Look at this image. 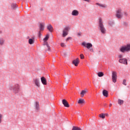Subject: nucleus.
I'll return each instance as SVG.
<instances>
[{
  "instance_id": "1a4fd4ad",
  "label": "nucleus",
  "mask_w": 130,
  "mask_h": 130,
  "mask_svg": "<svg viewBox=\"0 0 130 130\" xmlns=\"http://www.w3.org/2000/svg\"><path fill=\"white\" fill-rule=\"evenodd\" d=\"M73 63L75 67H78V64L80 63V60L78 58H77L76 59L73 60Z\"/></svg>"
},
{
  "instance_id": "7ed1b4c3",
  "label": "nucleus",
  "mask_w": 130,
  "mask_h": 130,
  "mask_svg": "<svg viewBox=\"0 0 130 130\" xmlns=\"http://www.w3.org/2000/svg\"><path fill=\"white\" fill-rule=\"evenodd\" d=\"M82 45L84 46L85 47H86L87 49H89L90 51L91 52H94V49H93V45L90 43H86V42H84L82 43Z\"/></svg>"
},
{
  "instance_id": "ea45409f",
  "label": "nucleus",
  "mask_w": 130,
  "mask_h": 130,
  "mask_svg": "<svg viewBox=\"0 0 130 130\" xmlns=\"http://www.w3.org/2000/svg\"><path fill=\"white\" fill-rule=\"evenodd\" d=\"M39 37H41V33L40 32V31H39Z\"/></svg>"
},
{
  "instance_id": "4468645a",
  "label": "nucleus",
  "mask_w": 130,
  "mask_h": 130,
  "mask_svg": "<svg viewBox=\"0 0 130 130\" xmlns=\"http://www.w3.org/2000/svg\"><path fill=\"white\" fill-rule=\"evenodd\" d=\"M72 16H78L79 15V11L78 10H74L72 12Z\"/></svg>"
},
{
  "instance_id": "20e7f679",
  "label": "nucleus",
  "mask_w": 130,
  "mask_h": 130,
  "mask_svg": "<svg viewBox=\"0 0 130 130\" xmlns=\"http://www.w3.org/2000/svg\"><path fill=\"white\" fill-rule=\"evenodd\" d=\"M122 10L121 9H118L116 11V17L117 19H120L122 18Z\"/></svg>"
},
{
  "instance_id": "e433bc0d",
  "label": "nucleus",
  "mask_w": 130,
  "mask_h": 130,
  "mask_svg": "<svg viewBox=\"0 0 130 130\" xmlns=\"http://www.w3.org/2000/svg\"><path fill=\"white\" fill-rule=\"evenodd\" d=\"M118 57L119 58H122V55H119Z\"/></svg>"
},
{
  "instance_id": "39448f33",
  "label": "nucleus",
  "mask_w": 130,
  "mask_h": 130,
  "mask_svg": "<svg viewBox=\"0 0 130 130\" xmlns=\"http://www.w3.org/2000/svg\"><path fill=\"white\" fill-rule=\"evenodd\" d=\"M21 90L20 89V85L17 84L13 87V93L15 94H18Z\"/></svg>"
},
{
  "instance_id": "49530a36",
  "label": "nucleus",
  "mask_w": 130,
  "mask_h": 130,
  "mask_svg": "<svg viewBox=\"0 0 130 130\" xmlns=\"http://www.w3.org/2000/svg\"><path fill=\"white\" fill-rule=\"evenodd\" d=\"M112 104H110V107H111V106H112Z\"/></svg>"
},
{
  "instance_id": "f257e3e1",
  "label": "nucleus",
  "mask_w": 130,
  "mask_h": 130,
  "mask_svg": "<svg viewBox=\"0 0 130 130\" xmlns=\"http://www.w3.org/2000/svg\"><path fill=\"white\" fill-rule=\"evenodd\" d=\"M99 29L100 31H101L102 34H105L106 33V29H105V27H104V24H103V20H102V18L99 19Z\"/></svg>"
},
{
  "instance_id": "b1692460",
  "label": "nucleus",
  "mask_w": 130,
  "mask_h": 130,
  "mask_svg": "<svg viewBox=\"0 0 130 130\" xmlns=\"http://www.w3.org/2000/svg\"><path fill=\"white\" fill-rule=\"evenodd\" d=\"M72 130H82V129L78 126H73Z\"/></svg>"
},
{
  "instance_id": "412c9836",
  "label": "nucleus",
  "mask_w": 130,
  "mask_h": 130,
  "mask_svg": "<svg viewBox=\"0 0 130 130\" xmlns=\"http://www.w3.org/2000/svg\"><path fill=\"white\" fill-rule=\"evenodd\" d=\"M99 117L101 118H102L103 119H104L105 118V114L104 113H101L99 115Z\"/></svg>"
},
{
  "instance_id": "f704fd0d",
  "label": "nucleus",
  "mask_w": 130,
  "mask_h": 130,
  "mask_svg": "<svg viewBox=\"0 0 130 130\" xmlns=\"http://www.w3.org/2000/svg\"><path fill=\"white\" fill-rule=\"evenodd\" d=\"M35 82H39V79L37 78L35 79Z\"/></svg>"
},
{
  "instance_id": "6e6552de",
  "label": "nucleus",
  "mask_w": 130,
  "mask_h": 130,
  "mask_svg": "<svg viewBox=\"0 0 130 130\" xmlns=\"http://www.w3.org/2000/svg\"><path fill=\"white\" fill-rule=\"evenodd\" d=\"M119 62H120V63L125 64V66H127V60L124 58L119 59Z\"/></svg>"
},
{
  "instance_id": "f03ea898",
  "label": "nucleus",
  "mask_w": 130,
  "mask_h": 130,
  "mask_svg": "<svg viewBox=\"0 0 130 130\" xmlns=\"http://www.w3.org/2000/svg\"><path fill=\"white\" fill-rule=\"evenodd\" d=\"M119 51L122 53H125V52H129L130 51V44H127L126 45L122 46L119 49Z\"/></svg>"
},
{
  "instance_id": "a18cd8bd",
  "label": "nucleus",
  "mask_w": 130,
  "mask_h": 130,
  "mask_svg": "<svg viewBox=\"0 0 130 130\" xmlns=\"http://www.w3.org/2000/svg\"><path fill=\"white\" fill-rule=\"evenodd\" d=\"M78 36H81V34L78 33Z\"/></svg>"
},
{
  "instance_id": "aec40b11",
  "label": "nucleus",
  "mask_w": 130,
  "mask_h": 130,
  "mask_svg": "<svg viewBox=\"0 0 130 130\" xmlns=\"http://www.w3.org/2000/svg\"><path fill=\"white\" fill-rule=\"evenodd\" d=\"M4 43H5V40L3 38H0V45H4Z\"/></svg>"
},
{
  "instance_id": "37998d69",
  "label": "nucleus",
  "mask_w": 130,
  "mask_h": 130,
  "mask_svg": "<svg viewBox=\"0 0 130 130\" xmlns=\"http://www.w3.org/2000/svg\"><path fill=\"white\" fill-rule=\"evenodd\" d=\"M105 116H109V115L108 114H105Z\"/></svg>"
},
{
  "instance_id": "cd10ccee",
  "label": "nucleus",
  "mask_w": 130,
  "mask_h": 130,
  "mask_svg": "<svg viewBox=\"0 0 130 130\" xmlns=\"http://www.w3.org/2000/svg\"><path fill=\"white\" fill-rule=\"evenodd\" d=\"M16 7H17V4H12L11 5V8L12 9H15V8H16Z\"/></svg>"
},
{
  "instance_id": "a19ab883",
  "label": "nucleus",
  "mask_w": 130,
  "mask_h": 130,
  "mask_svg": "<svg viewBox=\"0 0 130 130\" xmlns=\"http://www.w3.org/2000/svg\"><path fill=\"white\" fill-rule=\"evenodd\" d=\"M70 39H71V38H68L67 39H66V41H69V40H70Z\"/></svg>"
},
{
  "instance_id": "ddd939ff",
  "label": "nucleus",
  "mask_w": 130,
  "mask_h": 130,
  "mask_svg": "<svg viewBox=\"0 0 130 130\" xmlns=\"http://www.w3.org/2000/svg\"><path fill=\"white\" fill-rule=\"evenodd\" d=\"M44 26H45V23H40L39 26L40 31H43V30H44Z\"/></svg>"
},
{
  "instance_id": "0eeeda50",
  "label": "nucleus",
  "mask_w": 130,
  "mask_h": 130,
  "mask_svg": "<svg viewBox=\"0 0 130 130\" xmlns=\"http://www.w3.org/2000/svg\"><path fill=\"white\" fill-rule=\"evenodd\" d=\"M112 78L113 82H116V80H117V73L116 72L113 71L112 72Z\"/></svg>"
},
{
  "instance_id": "9b49d317",
  "label": "nucleus",
  "mask_w": 130,
  "mask_h": 130,
  "mask_svg": "<svg viewBox=\"0 0 130 130\" xmlns=\"http://www.w3.org/2000/svg\"><path fill=\"white\" fill-rule=\"evenodd\" d=\"M35 108L36 109V110H37V111H38V110H39V109H40V108L39 107V102H36L35 103Z\"/></svg>"
},
{
  "instance_id": "2eb2a0df",
  "label": "nucleus",
  "mask_w": 130,
  "mask_h": 130,
  "mask_svg": "<svg viewBox=\"0 0 130 130\" xmlns=\"http://www.w3.org/2000/svg\"><path fill=\"white\" fill-rule=\"evenodd\" d=\"M35 42V39H34V38H32V39H29L28 40L29 44H30V45L34 44Z\"/></svg>"
},
{
  "instance_id": "a211bd4d",
  "label": "nucleus",
  "mask_w": 130,
  "mask_h": 130,
  "mask_svg": "<svg viewBox=\"0 0 130 130\" xmlns=\"http://www.w3.org/2000/svg\"><path fill=\"white\" fill-rule=\"evenodd\" d=\"M96 5L97 6H99V7H100V8H106V5H103V4H99V3H96Z\"/></svg>"
},
{
  "instance_id": "79ce46f5",
  "label": "nucleus",
  "mask_w": 130,
  "mask_h": 130,
  "mask_svg": "<svg viewBox=\"0 0 130 130\" xmlns=\"http://www.w3.org/2000/svg\"><path fill=\"white\" fill-rule=\"evenodd\" d=\"M127 25H128L127 23L124 22V25L125 26H127Z\"/></svg>"
},
{
  "instance_id": "f3484780",
  "label": "nucleus",
  "mask_w": 130,
  "mask_h": 130,
  "mask_svg": "<svg viewBox=\"0 0 130 130\" xmlns=\"http://www.w3.org/2000/svg\"><path fill=\"white\" fill-rule=\"evenodd\" d=\"M103 94L105 96V97H108V91L106 90H104L103 91Z\"/></svg>"
},
{
  "instance_id": "423d86ee",
  "label": "nucleus",
  "mask_w": 130,
  "mask_h": 130,
  "mask_svg": "<svg viewBox=\"0 0 130 130\" xmlns=\"http://www.w3.org/2000/svg\"><path fill=\"white\" fill-rule=\"evenodd\" d=\"M69 30H70V27L67 26L63 30L62 37H66L68 34H69Z\"/></svg>"
},
{
  "instance_id": "72a5a7b5",
  "label": "nucleus",
  "mask_w": 130,
  "mask_h": 130,
  "mask_svg": "<svg viewBox=\"0 0 130 130\" xmlns=\"http://www.w3.org/2000/svg\"><path fill=\"white\" fill-rule=\"evenodd\" d=\"M61 46L62 47H64V46H65L64 43H61Z\"/></svg>"
},
{
  "instance_id": "c85d7f7f",
  "label": "nucleus",
  "mask_w": 130,
  "mask_h": 130,
  "mask_svg": "<svg viewBox=\"0 0 130 130\" xmlns=\"http://www.w3.org/2000/svg\"><path fill=\"white\" fill-rule=\"evenodd\" d=\"M80 58L84 59V55L83 54H80Z\"/></svg>"
},
{
  "instance_id": "c03bdc74",
  "label": "nucleus",
  "mask_w": 130,
  "mask_h": 130,
  "mask_svg": "<svg viewBox=\"0 0 130 130\" xmlns=\"http://www.w3.org/2000/svg\"><path fill=\"white\" fill-rule=\"evenodd\" d=\"M68 83H65V84H63V85H64V86H67V85H68Z\"/></svg>"
},
{
  "instance_id": "09e8293b",
  "label": "nucleus",
  "mask_w": 130,
  "mask_h": 130,
  "mask_svg": "<svg viewBox=\"0 0 130 130\" xmlns=\"http://www.w3.org/2000/svg\"><path fill=\"white\" fill-rule=\"evenodd\" d=\"M95 85V83H93Z\"/></svg>"
},
{
  "instance_id": "7c9ffc66",
  "label": "nucleus",
  "mask_w": 130,
  "mask_h": 130,
  "mask_svg": "<svg viewBox=\"0 0 130 130\" xmlns=\"http://www.w3.org/2000/svg\"><path fill=\"white\" fill-rule=\"evenodd\" d=\"M46 48L48 50H49L50 49V48L49 47V46L48 45H46Z\"/></svg>"
},
{
  "instance_id": "f8f14e48",
  "label": "nucleus",
  "mask_w": 130,
  "mask_h": 130,
  "mask_svg": "<svg viewBox=\"0 0 130 130\" xmlns=\"http://www.w3.org/2000/svg\"><path fill=\"white\" fill-rule=\"evenodd\" d=\"M47 28L49 31V32H52L53 31V27H52V25L51 24H49L47 26Z\"/></svg>"
},
{
  "instance_id": "9d476101",
  "label": "nucleus",
  "mask_w": 130,
  "mask_h": 130,
  "mask_svg": "<svg viewBox=\"0 0 130 130\" xmlns=\"http://www.w3.org/2000/svg\"><path fill=\"white\" fill-rule=\"evenodd\" d=\"M62 103L65 107H70V104H69V103L67 100L64 99L62 100Z\"/></svg>"
},
{
  "instance_id": "a878e982",
  "label": "nucleus",
  "mask_w": 130,
  "mask_h": 130,
  "mask_svg": "<svg viewBox=\"0 0 130 130\" xmlns=\"http://www.w3.org/2000/svg\"><path fill=\"white\" fill-rule=\"evenodd\" d=\"M118 104H119V105H121V104H123V101L120 99H119L118 100Z\"/></svg>"
},
{
  "instance_id": "58836bf2",
  "label": "nucleus",
  "mask_w": 130,
  "mask_h": 130,
  "mask_svg": "<svg viewBox=\"0 0 130 130\" xmlns=\"http://www.w3.org/2000/svg\"><path fill=\"white\" fill-rule=\"evenodd\" d=\"M84 2H87V3H90V0H83Z\"/></svg>"
},
{
  "instance_id": "4be33fe9",
  "label": "nucleus",
  "mask_w": 130,
  "mask_h": 130,
  "mask_svg": "<svg viewBox=\"0 0 130 130\" xmlns=\"http://www.w3.org/2000/svg\"><path fill=\"white\" fill-rule=\"evenodd\" d=\"M83 103H85V100H84V99H80L78 101L79 104H83Z\"/></svg>"
},
{
  "instance_id": "5701e85b",
  "label": "nucleus",
  "mask_w": 130,
  "mask_h": 130,
  "mask_svg": "<svg viewBox=\"0 0 130 130\" xmlns=\"http://www.w3.org/2000/svg\"><path fill=\"white\" fill-rule=\"evenodd\" d=\"M49 38V35H47L46 36L44 39V42H46L47 40H48Z\"/></svg>"
},
{
  "instance_id": "c756f323",
  "label": "nucleus",
  "mask_w": 130,
  "mask_h": 130,
  "mask_svg": "<svg viewBox=\"0 0 130 130\" xmlns=\"http://www.w3.org/2000/svg\"><path fill=\"white\" fill-rule=\"evenodd\" d=\"M2 118H3V115L0 114V123H2Z\"/></svg>"
},
{
  "instance_id": "bb28decb",
  "label": "nucleus",
  "mask_w": 130,
  "mask_h": 130,
  "mask_svg": "<svg viewBox=\"0 0 130 130\" xmlns=\"http://www.w3.org/2000/svg\"><path fill=\"white\" fill-rule=\"evenodd\" d=\"M35 84L37 87H40V83H39V82H35Z\"/></svg>"
},
{
  "instance_id": "6ab92c4d",
  "label": "nucleus",
  "mask_w": 130,
  "mask_h": 130,
  "mask_svg": "<svg viewBox=\"0 0 130 130\" xmlns=\"http://www.w3.org/2000/svg\"><path fill=\"white\" fill-rule=\"evenodd\" d=\"M98 76L100 77H103V76H104V73L102 72H99L98 73Z\"/></svg>"
},
{
  "instance_id": "473e14b6",
  "label": "nucleus",
  "mask_w": 130,
  "mask_h": 130,
  "mask_svg": "<svg viewBox=\"0 0 130 130\" xmlns=\"http://www.w3.org/2000/svg\"><path fill=\"white\" fill-rule=\"evenodd\" d=\"M124 16H125L126 17V16H127V15H128V14L127 13V12H125L124 13Z\"/></svg>"
},
{
  "instance_id": "de8ad7c7",
  "label": "nucleus",
  "mask_w": 130,
  "mask_h": 130,
  "mask_svg": "<svg viewBox=\"0 0 130 130\" xmlns=\"http://www.w3.org/2000/svg\"><path fill=\"white\" fill-rule=\"evenodd\" d=\"M126 80H123V82H126Z\"/></svg>"
},
{
  "instance_id": "4c0bfd02",
  "label": "nucleus",
  "mask_w": 130,
  "mask_h": 130,
  "mask_svg": "<svg viewBox=\"0 0 130 130\" xmlns=\"http://www.w3.org/2000/svg\"><path fill=\"white\" fill-rule=\"evenodd\" d=\"M122 84H123V85H124L125 86H126V82H123L122 83Z\"/></svg>"
},
{
  "instance_id": "dca6fc26",
  "label": "nucleus",
  "mask_w": 130,
  "mask_h": 130,
  "mask_svg": "<svg viewBox=\"0 0 130 130\" xmlns=\"http://www.w3.org/2000/svg\"><path fill=\"white\" fill-rule=\"evenodd\" d=\"M87 92H88V91L87 90H82L80 93L81 97L82 98H83V97H84V95H85V94H86V93H87Z\"/></svg>"
},
{
  "instance_id": "2f4dec72",
  "label": "nucleus",
  "mask_w": 130,
  "mask_h": 130,
  "mask_svg": "<svg viewBox=\"0 0 130 130\" xmlns=\"http://www.w3.org/2000/svg\"><path fill=\"white\" fill-rule=\"evenodd\" d=\"M42 83L43 84V85H47V82H42Z\"/></svg>"
},
{
  "instance_id": "393cba45",
  "label": "nucleus",
  "mask_w": 130,
  "mask_h": 130,
  "mask_svg": "<svg viewBox=\"0 0 130 130\" xmlns=\"http://www.w3.org/2000/svg\"><path fill=\"white\" fill-rule=\"evenodd\" d=\"M41 82H47V81H50L49 80H47L45 79V78L44 77H43L41 78Z\"/></svg>"
},
{
  "instance_id": "c9c22d12",
  "label": "nucleus",
  "mask_w": 130,
  "mask_h": 130,
  "mask_svg": "<svg viewBox=\"0 0 130 130\" xmlns=\"http://www.w3.org/2000/svg\"><path fill=\"white\" fill-rule=\"evenodd\" d=\"M109 25H111V26H113V22L109 23Z\"/></svg>"
}]
</instances>
